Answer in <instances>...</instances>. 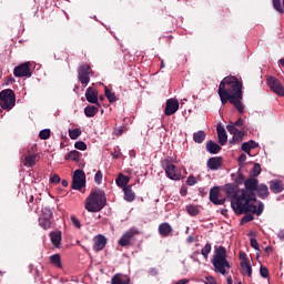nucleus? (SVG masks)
Returning <instances> with one entry per match:
<instances>
[{
  "label": "nucleus",
  "mask_w": 284,
  "mask_h": 284,
  "mask_svg": "<svg viewBox=\"0 0 284 284\" xmlns=\"http://www.w3.org/2000/svg\"><path fill=\"white\" fill-rule=\"evenodd\" d=\"M245 189L241 190V194L237 200L233 203V210L236 214H243L244 212H252L261 216L263 214V203H256V189L258 187V180L250 178L244 182Z\"/></svg>",
  "instance_id": "nucleus-1"
},
{
  "label": "nucleus",
  "mask_w": 284,
  "mask_h": 284,
  "mask_svg": "<svg viewBox=\"0 0 284 284\" xmlns=\"http://www.w3.org/2000/svg\"><path fill=\"white\" fill-rule=\"evenodd\" d=\"M217 94L222 105H225V103L230 101L240 114H243L244 106L243 103H241L243 99V83H241L236 77L224 78L219 85Z\"/></svg>",
  "instance_id": "nucleus-2"
},
{
  "label": "nucleus",
  "mask_w": 284,
  "mask_h": 284,
  "mask_svg": "<svg viewBox=\"0 0 284 284\" xmlns=\"http://www.w3.org/2000/svg\"><path fill=\"white\" fill-rule=\"evenodd\" d=\"M212 265L215 267V272L223 276L227 274L230 262L227 261V250L224 246H215Z\"/></svg>",
  "instance_id": "nucleus-3"
},
{
  "label": "nucleus",
  "mask_w": 284,
  "mask_h": 284,
  "mask_svg": "<svg viewBox=\"0 0 284 284\" xmlns=\"http://www.w3.org/2000/svg\"><path fill=\"white\" fill-rule=\"evenodd\" d=\"M105 203H108L105 193L97 190L87 197L84 207L88 212H101L105 207Z\"/></svg>",
  "instance_id": "nucleus-4"
},
{
  "label": "nucleus",
  "mask_w": 284,
  "mask_h": 284,
  "mask_svg": "<svg viewBox=\"0 0 284 284\" xmlns=\"http://www.w3.org/2000/svg\"><path fill=\"white\" fill-rule=\"evenodd\" d=\"M14 91L11 89H6L0 92V106L2 110H12L16 105Z\"/></svg>",
  "instance_id": "nucleus-5"
},
{
  "label": "nucleus",
  "mask_w": 284,
  "mask_h": 284,
  "mask_svg": "<svg viewBox=\"0 0 284 284\" xmlns=\"http://www.w3.org/2000/svg\"><path fill=\"white\" fill-rule=\"evenodd\" d=\"M85 187V172L78 169L73 173L72 190H83Z\"/></svg>",
  "instance_id": "nucleus-6"
},
{
  "label": "nucleus",
  "mask_w": 284,
  "mask_h": 284,
  "mask_svg": "<svg viewBox=\"0 0 284 284\" xmlns=\"http://www.w3.org/2000/svg\"><path fill=\"white\" fill-rule=\"evenodd\" d=\"M224 192L227 194L230 199H233L231 202L232 207H234V202L239 199L241 194V190L236 184H226L224 186Z\"/></svg>",
  "instance_id": "nucleus-7"
},
{
  "label": "nucleus",
  "mask_w": 284,
  "mask_h": 284,
  "mask_svg": "<svg viewBox=\"0 0 284 284\" xmlns=\"http://www.w3.org/2000/svg\"><path fill=\"white\" fill-rule=\"evenodd\" d=\"M267 83L268 87L271 88L272 92H275L278 97H284V88L281 82L274 78V77H268L267 78Z\"/></svg>",
  "instance_id": "nucleus-8"
},
{
  "label": "nucleus",
  "mask_w": 284,
  "mask_h": 284,
  "mask_svg": "<svg viewBox=\"0 0 284 284\" xmlns=\"http://www.w3.org/2000/svg\"><path fill=\"white\" fill-rule=\"evenodd\" d=\"M13 74L17 78L32 77V73L30 72V62H24L16 67L13 70Z\"/></svg>",
  "instance_id": "nucleus-9"
},
{
  "label": "nucleus",
  "mask_w": 284,
  "mask_h": 284,
  "mask_svg": "<svg viewBox=\"0 0 284 284\" xmlns=\"http://www.w3.org/2000/svg\"><path fill=\"white\" fill-rule=\"evenodd\" d=\"M90 67L88 64H83L79 68L78 79L82 85H88L90 83Z\"/></svg>",
  "instance_id": "nucleus-10"
},
{
  "label": "nucleus",
  "mask_w": 284,
  "mask_h": 284,
  "mask_svg": "<svg viewBox=\"0 0 284 284\" xmlns=\"http://www.w3.org/2000/svg\"><path fill=\"white\" fill-rule=\"evenodd\" d=\"M179 112V100L176 99H169L166 101V106L164 110V114L166 116H172V114H176Z\"/></svg>",
  "instance_id": "nucleus-11"
},
{
  "label": "nucleus",
  "mask_w": 284,
  "mask_h": 284,
  "mask_svg": "<svg viewBox=\"0 0 284 284\" xmlns=\"http://www.w3.org/2000/svg\"><path fill=\"white\" fill-rule=\"evenodd\" d=\"M164 170L166 172V176L171 179V181H179V179H181V171L176 169L174 164H168Z\"/></svg>",
  "instance_id": "nucleus-12"
},
{
  "label": "nucleus",
  "mask_w": 284,
  "mask_h": 284,
  "mask_svg": "<svg viewBox=\"0 0 284 284\" xmlns=\"http://www.w3.org/2000/svg\"><path fill=\"white\" fill-rule=\"evenodd\" d=\"M136 234H139V231H136V229H130L119 240V245H121L122 247L130 245V241H132V237Z\"/></svg>",
  "instance_id": "nucleus-13"
},
{
  "label": "nucleus",
  "mask_w": 284,
  "mask_h": 284,
  "mask_svg": "<svg viewBox=\"0 0 284 284\" xmlns=\"http://www.w3.org/2000/svg\"><path fill=\"white\" fill-rule=\"evenodd\" d=\"M85 99L89 103H93L94 105H99V91L93 88H88L85 91Z\"/></svg>",
  "instance_id": "nucleus-14"
},
{
  "label": "nucleus",
  "mask_w": 284,
  "mask_h": 284,
  "mask_svg": "<svg viewBox=\"0 0 284 284\" xmlns=\"http://www.w3.org/2000/svg\"><path fill=\"white\" fill-rule=\"evenodd\" d=\"M93 250L95 252H101V250H103V247H105V245H108V239H105V236L103 235H97L93 239Z\"/></svg>",
  "instance_id": "nucleus-15"
},
{
  "label": "nucleus",
  "mask_w": 284,
  "mask_h": 284,
  "mask_svg": "<svg viewBox=\"0 0 284 284\" xmlns=\"http://www.w3.org/2000/svg\"><path fill=\"white\" fill-rule=\"evenodd\" d=\"M219 194H221V192L217 186L211 189L210 201H212L214 205H223L225 203L224 199H219Z\"/></svg>",
  "instance_id": "nucleus-16"
},
{
  "label": "nucleus",
  "mask_w": 284,
  "mask_h": 284,
  "mask_svg": "<svg viewBox=\"0 0 284 284\" xmlns=\"http://www.w3.org/2000/svg\"><path fill=\"white\" fill-rule=\"evenodd\" d=\"M270 190L273 194H281L284 190V183L280 180H273L270 182Z\"/></svg>",
  "instance_id": "nucleus-17"
},
{
  "label": "nucleus",
  "mask_w": 284,
  "mask_h": 284,
  "mask_svg": "<svg viewBox=\"0 0 284 284\" xmlns=\"http://www.w3.org/2000/svg\"><path fill=\"white\" fill-rule=\"evenodd\" d=\"M226 130H227V132H230V134L233 135V139L235 141L241 140L243 136V132L239 131V129H236V125L232 122L230 124H227Z\"/></svg>",
  "instance_id": "nucleus-18"
},
{
  "label": "nucleus",
  "mask_w": 284,
  "mask_h": 284,
  "mask_svg": "<svg viewBox=\"0 0 284 284\" xmlns=\"http://www.w3.org/2000/svg\"><path fill=\"white\" fill-rule=\"evenodd\" d=\"M223 165V159L221 158H211L207 161V169L209 170H220Z\"/></svg>",
  "instance_id": "nucleus-19"
},
{
  "label": "nucleus",
  "mask_w": 284,
  "mask_h": 284,
  "mask_svg": "<svg viewBox=\"0 0 284 284\" xmlns=\"http://www.w3.org/2000/svg\"><path fill=\"white\" fill-rule=\"evenodd\" d=\"M111 284H130V277L116 274L112 277Z\"/></svg>",
  "instance_id": "nucleus-20"
},
{
  "label": "nucleus",
  "mask_w": 284,
  "mask_h": 284,
  "mask_svg": "<svg viewBox=\"0 0 284 284\" xmlns=\"http://www.w3.org/2000/svg\"><path fill=\"white\" fill-rule=\"evenodd\" d=\"M217 136L220 145H225V143H227V132L223 126H217Z\"/></svg>",
  "instance_id": "nucleus-21"
},
{
  "label": "nucleus",
  "mask_w": 284,
  "mask_h": 284,
  "mask_svg": "<svg viewBox=\"0 0 284 284\" xmlns=\"http://www.w3.org/2000/svg\"><path fill=\"white\" fill-rule=\"evenodd\" d=\"M206 151L210 152V154H219V152H221V145L216 144V142L209 141L206 142Z\"/></svg>",
  "instance_id": "nucleus-22"
},
{
  "label": "nucleus",
  "mask_w": 284,
  "mask_h": 284,
  "mask_svg": "<svg viewBox=\"0 0 284 284\" xmlns=\"http://www.w3.org/2000/svg\"><path fill=\"white\" fill-rule=\"evenodd\" d=\"M242 150L243 152H246V154H250L254 148H258V143H256L254 140H250L248 142L242 143Z\"/></svg>",
  "instance_id": "nucleus-23"
},
{
  "label": "nucleus",
  "mask_w": 284,
  "mask_h": 284,
  "mask_svg": "<svg viewBox=\"0 0 284 284\" xmlns=\"http://www.w3.org/2000/svg\"><path fill=\"white\" fill-rule=\"evenodd\" d=\"M261 199L270 196V189L265 184L257 185L255 190Z\"/></svg>",
  "instance_id": "nucleus-24"
},
{
  "label": "nucleus",
  "mask_w": 284,
  "mask_h": 284,
  "mask_svg": "<svg viewBox=\"0 0 284 284\" xmlns=\"http://www.w3.org/2000/svg\"><path fill=\"white\" fill-rule=\"evenodd\" d=\"M65 161H74L75 163H79L80 159H81V153L77 150H73L71 152H69L65 156H64Z\"/></svg>",
  "instance_id": "nucleus-25"
},
{
  "label": "nucleus",
  "mask_w": 284,
  "mask_h": 284,
  "mask_svg": "<svg viewBox=\"0 0 284 284\" xmlns=\"http://www.w3.org/2000/svg\"><path fill=\"white\" fill-rule=\"evenodd\" d=\"M50 239L54 247H59L61 245V232H51Z\"/></svg>",
  "instance_id": "nucleus-26"
},
{
  "label": "nucleus",
  "mask_w": 284,
  "mask_h": 284,
  "mask_svg": "<svg viewBox=\"0 0 284 284\" xmlns=\"http://www.w3.org/2000/svg\"><path fill=\"white\" fill-rule=\"evenodd\" d=\"M159 232L161 236H170V233L172 232V226L168 223H162L159 226Z\"/></svg>",
  "instance_id": "nucleus-27"
},
{
  "label": "nucleus",
  "mask_w": 284,
  "mask_h": 284,
  "mask_svg": "<svg viewBox=\"0 0 284 284\" xmlns=\"http://www.w3.org/2000/svg\"><path fill=\"white\" fill-rule=\"evenodd\" d=\"M130 183V178L123 175V174H119L118 179H116V185H119V187H128V184Z\"/></svg>",
  "instance_id": "nucleus-28"
},
{
  "label": "nucleus",
  "mask_w": 284,
  "mask_h": 284,
  "mask_svg": "<svg viewBox=\"0 0 284 284\" xmlns=\"http://www.w3.org/2000/svg\"><path fill=\"white\" fill-rule=\"evenodd\" d=\"M97 112H99V108H97L94 105H88L84 108V114L89 119H92V116H95Z\"/></svg>",
  "instance_id": "nucleus-29"
},
{
  "label": "nucleus",
  "mask_w": 284,
  "mask_h": 284,
  "mask_svg": "<svg viewBox=\"0 0 284 284\" xmlns=\"http://www.w3.org/2000/svg\"><path fill=\"white\" fill-rule=\"evenodd\" d=\"M186 212H187V214H190V216H196L201 212V206L190 204L186 206Z\"/></svg>",
  "instance_id": "nucleus-30"
},
{
  "label": "nucleus",
  "mask_w": 284,
  "mask_h": 284,
  "mask_svg": "<svg viewBox=\"0 0 284 284\" xmlns=\"http://www.w3.org/2000/svg\"><path fill=\"white\" fill-rule=\"evenodd\" d=\"M123 192H124V200H125V201H129V202L134 201L135 195H134V193L132 192V186H125V187L123 189Z\"/></svg>",
  "instance_id": "nucleus-31"
},
{
  "label": "nucleus",
  "mask_w": 284,
  "mask_h": 284,
  "mask_svg": "<svg viewBox=\"0 0 284 284\" xmlns=\"http://www.w3.org/2000/svg\"><path fill=\"white\" fill-rule=\"evenodd\" d=\"M241 268L244 274L252 276V265H250V262L247 260L241 262Z\"/></svg>",
  "instance_id": "nucleus-32"
},
{
  "label": "nucleus",
  "mask_w": 284,
  "mask_h": 284,
  "mask_svg": "<svg viewBox=\"0 0 284 284\" xmlns=\"http://www.w3.org/2000/svg\"><path fill=\"white\" fill-rule=\"evenodd\" d=\"M193 141L195 143H203L205 141V131H197L193 134Z\"/></svg>",
  "instance_id": "nucleus-33"
},
{
  "label": "nucleus",
  "mask_w": 284,
  "mask_h": 284,
  "mask_svg": "<svg viewBox=\"0 0 284 284\" xmlns=\"http://www.w3.org/2000/svg\"><path fill=\"white\" fill-rule=\"evenodd\" d=\"M37 163V155H27L24 158V165L26 168H32Z\"/></svg>",
  "instance_id": "nucleus-34"
},
{
  "label": "nucleus",
  "mask_w": 284,
  "mask_h": 284,
  "mask_svg": "<svg viewBox=\"0 0 284 284\" xmlns=\"http://www.w3.org/2000/svg\"><path fill=\"white\" fill-rule=\"evenodd\" d=\"M39 225L43 227V230H50L52 222L45 217H39Z\"/></svg>",
  "instance_id": "nucleus-35"
},
{
  "label": "nucleus",
  "mask_w": 284,
  "mask_h": 284,
  "mask_svg": "<svg viewBox=\"0 0 284 284\" xmlns=\"http://www.w3.org/2000/svg\"><path fill=\"white\" fill-rule=\"evenodd\" d=\"M50 261H51L52 265H54L55 267H62L61 255H59V254L51 255Z\"/></svg>",
  "instance_id": "nucleus-36"
},
{
  "label": "nucleus",
  "mask_w": 284,
  "mask_h": 284,
  "mask_svg": "<svg viewBox=\"0 0 284 284\" xmlns=\"http://www.w3.org/2000/svg\"><path fill=\"white\" fill-rule=\"evenodd\" d=\"M104 94L108 99V101H110V103H114L116 101V95L110 91V89H108V87H105L104 89Z\"/></svg>",
  "instance_id": "nucleus-37"
},
{
  "label": "nucleus",
  "mask_w": 284,
  "mask_h": 284,
  "mask_svg": "<svg viewBox=\"0 0 284 284\" xmlns=\"http://www.w3.org/2000/svg\"><path fill=\"white\" fill-rule=\"evenodd\" d=\"M210 252H212V244L206 243L201 251V254L202 256H204L205 261H207V257L210 256Z\"/></svg>",
  "instance_id": "nucleus-38"
},
{
  "label": "nucleus",
  "mask_w": 284,
  "mask_h": 284,
  "mask_svg": "<svg viewBox=\"0 0 284 284\" xmlns=\"http://www.w3.org/2000/svg\"><path fill=\"white\" fill-rule=\"evenodd\" d=\"M40 219H48V220L52 219V210H50L48 207L42 209Z\"/></svg>",
  "instance_id": "nucleus-39"
},
{
  "label": "nucleus",
  "mask_w": 284,
  "mask_h": 284,
  "mask_svg": "<svg viewBox=\"0 0 284 284\" xmlns=\"http://www.w3.org/2000/svg\"><path fill=\"white\" fill-rule=\"evenodd\" d=\"M81 134V129L69 130V136L72 141H77V138Z\"/></svg>",
  "instance_id": "nucleus-40"
},
{
  "label": "nucleus",
  "mask_w": 284,
  "mask_h": 284,
  "mask_svg": "<svg viewBox=\"0 0 284 284\" xmlns=\"http://www.w3.org/2000/svg\"><path fill=\"white\" fill-rule=\"evenodd\" d=\"M74 148L75 150H81L82 152H85V150H88V144H85V142L83 141H78L74 143Z\"/></svg>",
  "instance_id": "nucleus-41"
},
{
  "label": "nucleus",
  "mask_w": 284,
  "mask_h": 284,
  "mask_svg": "<svg viewBox=\"0 0 284 284\" xmlns=\"http://www.w3.org/2000/svg\"><path fill=\"white\" fill-rule=\"evenodd\" d=\"M39 136L43 141L50 139V130L49 129L41 130L40 133H39Z\"/></svg>",
  "instance_id": "nucleus-42"
},
{
  "label": "nucleus",
  "mask_w": 284,
  "mask_h": 284,
  "mask_svg": "<svg viewBox=\"0 0 284 284\" xmlns=\"http://www.w3.org/2000/svg\"><path fill=\"white\" fill-rule=\"evenodd\" d=\"M258 174H261V164H254L251 176H258Z\"/></svg>",
  "instance_id": "nucleus-43"
},
{
  "label": "nucleus",
  "mask_w": 284,
  "mask_h": 284,
  "mask_svg": "<svg viewBox=\"0 0 284 284\" xmlns=\"http://www.w3.org/2000/svg\"><path fill=\"white\" fill-rule=\"evenodd\" d=\"M103 181V173H101V171H98L94 175V182L98 185H101V182Z\"/></svg>",
  "instance_id": "nucleus-44"
},
{
  "label": "nucleus",
  "mask_w": 284,
  "mask_h": 284,
  "mask_svg": "<svg viewBox=\"0 0 284 284\" xmlns=\"http://www.w3.org/2000/svg\"><path fill=\"white\" fill-rule=\"evenodd\" d=\"M71 223L77 230H81V222L74 215L71 216Z\"/></svg>",
  "instance_id": "nucleus-45"
},
{
  "label": "nucleus",
  "mask_w": 284,
  "mask_h": 284,
  "mask_svg": "<svg viewBox=\"0 0 284 284\" xmlns=\"http://www.w3.org/2000/svg\"><path fill=\"white\" fill-rule=\"evenodd\" d=\"M251 247H253V250H256V252H261V246L254 237L251 239Z\"/></svg>",
  "instance_id": "nucleus-46"
},
{
  "label": "nucleus",
  "mask_w": 284,
  "mask_h": 284,
  "mask_svg": "<svg viewBox=\"0 0 284 284\" xmlns=\"http://www.w3.org/2000/svg\"><path fill=\"white\" fill-rule=\"evenodd\" d=\"M273 7L277 10V12H281L283 14L284 10L281 7V0H273Z\"/></svg>",
  "instance_id": "nucleus-47"
},
{
  "label": "nucleus",
  "mask_w": 284,
  "mask_h": 284,
  "mask_svg": "<svg viewBox=\"0 0 284 284\" xmlns=\"http://www.w3.org/2000/svg\"><path fill=\"white\" fill-rule=\"evenodd\" d=\"M260 274L263 278H267L270 276V271L267 267L261 266Z\"/></svg>",
  "instance_id": "nucleus-48"
},
{
  "label": "nucleus",
  "mask_w": 284,
  "mask_h": 284,
  "mask_svg": "<svg viewBox=\"0 0 284 284\" xmlns=\"http://www.w3.org/2000/svg\"><path fill=\"white\" fill-rule=\"evenodd\" d=\"M197 181L196 178H194V175H191L187 178L186 180V185H196Z\"/></svg>",
  "instance_id": "nucleus-49"
},
{
  "label": "nucleus",
  "mask_w": 284,
  "mask_h": 284,
  "mask_svg": "<svg viewBox=\"0 0 284 284\" xmlns=\"http://www.w3.org/2000/svg\"><path fill=\"white\" fill-rule=\"evenodd\" d=\"M50 181L51 183H61V178L58 174H53Z\"/></svg>",
  "instance_id": "nucleus-50"
},
{
  "label": "nucleus",
  "mask_w": 284,
  "mask_h": 284,
  "mask_svg": "<svg viewBox=\"0 0 284 284\" xmlns=\"http://www.w3.org/2000/svg\"><path fill=\"white\" fill-rule=\"evenodd\" d=\"M252 219H254L252 215H246L242 219V223H247V222L252 221Z\"/></svg>",
  "instance_id": "nucleus-51"
},
{
  "label": "nucleus",
  "mask_w": 284,
  "mask_h": 284,
  "mask_svg": "<svg viewBox=\"0 0 284 284\" xmlns=\"http://www.w3.org/2000/svg\"><path fill=\"white\" fill-rule=\"evenodd\" d=\"M235 126H237V128H241V126H243V119H237V121L235 122V123H233Z\"/></svg>",
  "instance_id": "nucleus-52"
},
{
  "label": "nucleus",
  "mask_w": 284,
  "mask_h": 284,
  "mask_svg": "<svg viewBox=\"0 0 284 284\" xmlns=\"http://www.w3.org/2000/svg\"><path fill=\"white\" fill-rule=\"evenodd\" d=\"M246 160H247V155L245 154H241L239 158L240 163H245Z\"/></svg>",
  "instance_id": "nucleus-53"
},
{
  "label": "nucleus",
  "mask_w": 284,
  "mask_h": 284,
  "mask_svg": "<svg viewBox=\"0 0 284 284\" xmlns=\"http://www.w3.org/2000/svg\"><path fill=\"white\" fill-rule=\"evenodd\" d=\"M114 134H116V136H121L123 134V129H115Z\"/></svg>",
  "instance_id": "nucleus-54"
},
{
  "label": "nucleus",
  "mask_w": 284,
  "mask_h": 284,
  "mask_svg": "<svg viewBox=\"0 0 284 284\" xmlns=\"http://www.w3.org/2000/svg\"><path fill=\"white\" fill-rule=\"evenodd\" d=\"M209 282H205V284H215L216 282L214 281V277H209Z\"/></svg>",
  "instance_id": "nucleus-55"
},
{
  "label": "nucleus",
  "mask_w": 284,
  "mask_h": 284,
  "mask_svg": "<svg viewBox=\"0 0 284 284\" xmlns=\"http://www.w3.org/2000/svg\"><path fill=\"white\" fill-rule=\"evenodd\" d=\"M280 241H284V231H281L278 234H277Z\"/></svg>",
  "instance_id": "nucleus-56"
},
{
  "label": "nucleus",
  "mask_w": 284,
  "mask_h": 284,
  "mask_svg": "<svg viewBox=\"0 0 284 284\" xmlns=\"http://www.w3.org/2000/svg\"><path fill=\"white\" fill-rule=\"evenodd\" d=\"M264 251L266 254H272V246H266Z\"/></svg>",
  "instance_id": "nucleus-57"
},
{
  "label": "nucleus",
  "mask_w": 284,
  "mask_h": 284,
  "mask_svg": "<svg viewBox=\"0 0 284 284\" xmlns=\"http://www.w3.org/2000/svg\"><path fill=\"white\" fill-rule=\"evenodd\" d=\"M245 253H240V258H241V261H247V258H245Z\"/></svg>",
  "instance_id": "nucleus-58"
},
{
  "label": "nucleus",
  "mask_w": 284,
  "mask_h": 284,
  "mask_svg": "<svg viewBox=\"0 0 284 284\" xmlns=\"http://www.w3.org/2000/svg\"><path fill=\"white\" fill-rule=\"evenodd\" d=\"M61 183H62V186H63V187H68V181H67V180H62Z\"/></svg>",
  "instance_id": "nucleus-59"
},
{
  "label": "nucleus",
  "mask_w": 284,
  "mask_h": 284,
  "mask_svg": "<svg viewBox=\"0 0 284 284\" xmlns=\"http://www.w3.org/2000/svg\"><path fill=\"white\" fill-rule=\"evenodd\" d=\"M114 159H119V153H113Z\"/></svg>",
  "instance_id": "nucleus-60"
},
{
  "label": "nucleus",
  "mask_w": 284,
  "mask_h": 284,
  "mask_svg": "<svg viewBox=\"0 0 284 284\" xmlns=\"http://www.w3.org/2000/svg\"><path fill=\"white\" fill-rule=\"evenodd\" d=\"M280 63H281V65H283V68H284V59H281V60H280Z\"/></svg>",
  "instance_id": "nucleus-61"
},
{
  "label": "nucleus",
  "mask_w": 284,
  "mask_h": 284,
  "mask_svg": "<svg viewBox=\"0 0 284 284\" xmlns=\"http://www.w3.org/2000/svg\"><path fill=\"white\" fill-rule=\"evenodd\" d=\"M194 261H195V263H201V262L199 261V258H194Z\"/></svg>",
  "instance_id": "nucleus-62"
},
{
  "label": "nucleus",
  "mask_w": 284,
  "mask_h": 284,
  "mask_svg": "<svg viewBox=\"0 0 284 284\" xmlns=\"http://www.w3.org/2000/svg\"><path fill=\"white\" fill-rule=\"evenodd\" d=\"M103 99H104L103 95H101V97H100V101H103Z\"/></svg>",
  "instance_id": "nucleus-63"
},
{
  "label": "nucleus",
  "mask_w": 284,
  "mask_h": 284,
  "mask_svg": "<svg viewBox=\"0 0 284 284\" xmlns=\"http://www.w3.org/2000/svg\"><path fill=\"white\" fill-rule=\"evenodd\" d=\"M229 281V284H232V280H227Z\"/></svg>",
  "instance_id": "nucleus-64"
}]
</instances>
